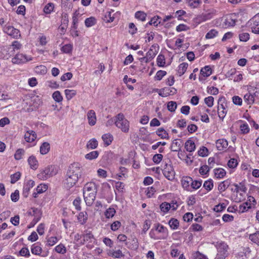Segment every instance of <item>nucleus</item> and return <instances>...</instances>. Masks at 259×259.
Returning <instances> with one entry per match:
<instances>
[{
	"instance_id": "1",
	"label": "nucleus",
	"mask_w": 259,
	"mask_h": 259,
	"mask_svg": "<svg viewBox=\"0 0 259 259\" xmlns=\"http://www.w3.org/2000/svg\"><path fill=\"white\" fill-rule=\"evenodd\" d=\"M97 185L93 182L87 183L83 188V194L86 204L91 206L95 200Z\"/></svg>"
},
{
	"instance_id": "2",
	"label": "nucleus",
	"mask_w": 259,
	"mask_h": 259,
	"mask_svg": "<svg viewBox=\"0 0 259 259\" xmlns=\"http://www.w3.org/2000/svg\"><path fill=\"white\" fill-rule=\"evenodd\" d=\"M115 125L122 132L128 133L129 131L130 122L122 113H120L116 116Z\"/></svg>"
},
{
	"instance_id": "3",
	"label": "nucleus",
	"mask_w": 259,
	"mask_h": 259,
	"mask_svg": "<svg viewBox=\"0 0 259 259\" xmlns=\"http://www.w3.org/2000/svg\"><path fill=\"white\" fill-rule=\"evenodd\" d=\"M57 172L55 169V166L50 165L44 169H42L37 175V177L41 180H46L57 174Z\"/></svg>"
},
{
	"instance_id": "4",
	"label": "nucleus",
	"mask_w": 259,
	"mask_h": 259,
	"mask_svg": "<svg viewBox=\"0 0 259 259\" xmlns=\"http://www.w3.org/2000/svg\"><path fill=\"white\" fill-rule=\"evenodd\" d=\"M67 172L69 175H71L73 177L79 179L80 178L82 174V169L81 165L77 162H74L71 164L68 168Z\"/></svg>"
},
{
	"instance_id": "5",
	"label": "nucleus",
	"mask_w": 259,
	"mask_h": 259,
	"mask_svg": "<svg viewBox=\"0 0 259 259\" xmlns=\"http://www.w3.org/2000/svg\"><path fill=\"white\" fill-rule=\"evenodd\" d=\"M218 253L214 259H225L228 255V246L224 242L218 243L217 245Z\"/></svg>"
},
{
	"instance_id": "6",
	"label": "nucleus",
	"mask_w": 259,
	"mask_h": 259,
	"mask_svg": "<svg viewBox=\"0 0 259 259\" xmlns=\"http://www.w3.org/2000/svg\"><path fill=\"white\" fill-rule=\"evenodd\" d=\"M227 103L225 97H221L218 100V111L219 117L223 120L227 114Z\"/></svg>"
},
{
	"instance_id": "7",
	"label": "nucleus",
	"mask_w": 259,
	"mask_h": 259,
	"mask_svg": "<svg viewBox=\"0 0 259 259\" xmlns=\"http://www.w3.org/2000/svg\"><path fill=\"white\" fill-rule=\"evenodd\" d=\"M164 177L169 181H172L175 179V172L173 167L168 163H165L162 170Z\"/></svg>"
},
{
	"instance_id": "8",
	"label": "nucleus",
	"mask_w": 259,
	"mask_h": 259,
	"mask_svg": "<svg viewBox=\"0 0 259 259\" xmlns=\"http://www.w3.org/2000/svg\"><path fill=\"white\" fill-rule=\"evenodd\" d=\"M78 180L76 178L73 177V176L66 172L65 179L63 181L64 186L66 188L69 189L76 184Z\"/></svg>"
},
{
	"instance_id": "9",
	"label": "nucleus",
	"mask_w": 259,
	"mask_h": 259,
	"mask_svg": "<svg viewBox=\"0 0 259 259\" xmlns=\"http://www.w3.org/2000/svg\"><path fill=\"white\" fill-rule=\"evenodd\" d=\"M237 21V17L235 14H231L226 17L223 23V26L225 27L234 26Z\"/></svg>"
},
{
	"instance_id": "10",
	"label": "nucleus",
	"mask_w": 259,
	"mask_h": 259,
	"mask_svg": "<svg viewBox=\"0 0 259 259\" xmlns=\"http://www.w3.org/2000/svg\"><path fill=\"white\" fill-rule=\"evenodd\" d=\"M4 31L13 38H17L20 36L19 30L11 26H5L4 27Z\"/></svg>"
},
{
	"instance_id": "11",
	"label": "nucleus",
	"mask_w": 259,
	"mask_h": 259,
	"mask_svg": "<svg viewBox=\"0 0 259 259\" xmlns=\"http://www.w3.org/2000/svg\"><path fill=\"white\" fill-rule=\"evenodd\" d=\"M32 60L31 57H27L26 55L23 54H17L14 58L12 59V62L14 63H24Z\"/></svg>"
},
{
	"instance_id": "12",
	"label": "nucleus",
	"mask_w": 259,
	"mask_h": 259,
	"mask_svg": "<svg viewBox=\"0 0 259 259\" xmlns=\"http://www.w3.org/2000/svg\"><path fill=\"white\" fill-rule=\"evenodd\" d=\"M216 11L211 10L208 12L202 13L197 17V20L200 22H204L212 19L215 15Z\"/></svg>"
},
{
	"instance_id": "13",
	"label": "nucleus",
	"mask_w": 259,
	"mask_h": 259,
	"mask_svg": "<svg viewBox=\"0 0 259 259\" xmlns=\"http://www.w3.org/2000/svg\"><path fill=\"white\" fill-rule=\"evenodd\" d=\"M154 229L158 231L159 233L163 234V236L161 238H159L158 239H165L167 237L168 230L167 228L159 223L154 225Z\"/></svg>"
},
{
	"instance_id": "14",
	"label": "nucleus",
	"mask_w": 259,
	"mask_h": 259,
	"mask_svg": "<svg viewBox=\"0 0 259 259\" xmlns=\"http://www.w3.org/2000/svg\"><path fill=\"white\" fill-rule=\"evenodd\" d=\"M24 138L27 142H32L36 138V134L33 131H28L24 135Z\"/></svg>"
},
{
	"instance_id": "15",
	"label": "nucleus",
	"mask_w": 259,
	"mask_h": 259,
	"mask_svg": "<svg viewBox=\"0 0 259 259\" xmlns=\"http://www.w3.org/2000/svg\"><path fill=\"white\" fill-rule=\"evenodd\" d=\"M89 123L91 125H94L96 123V116L95 112L93 110L89 111L87 114Z\"/></svg>"
},
{
	"instance_id": "16",
	"label": "nucleus",
	"mask_w": 259,
	"mask_h": 259,
	"mask_svg": "<svg viewBox=\"0 0 259 259\" xmlns=\"http://www.w3.org/2000/svg\"><path fill=\"white\" fill-rule=\"evenodd\" d=\"M127 247L133 250H136L139 247V242L136 237H134L131 241L125 243Z\"/></svg>"
},
{
	"instance_id": "17",
	"label": "nucleus",
	"mask_w": 259,
	"mask_h": 259,
	"mask_svg": "<svg viewBox=\"0 0 259 259\" xmlns=\"http://www.w3.org/2000/svg\"><path fill=\"white\" fill-rule=\"evenodd\" d=\"M192 182V178L189 177H183L181 180L183 188L187 191L189 190L190 185Z\"/></svg>"
},
{
	"instance_id": "18",
	"label": "nucleus",
	"mask_w": 259,
	"mask_h": 259,
	"mask_svg": "<svg viewBox=\"0 0 259 259\" xmlns=\"http://www.w3.org/2000/svg\"><path fill=\"white\" fill-rule=\"evenodd\" d=\"M228 145V141L224 139H219L216 142V147L220 151L223 150L226 148Z\"/></svg>"
},
{
	"instance_id": "19",
	"label": "nucleus",
	"mask_w": 259,
	"mask_h": 259,
	"mask_svg": "<svg viewBox=\"0 0 259 259\" xmlns=\"http://www.w3.org/2000/svg\"><path fill=\"white\" fill-rule=\"evenodd\" d=\"M231 181L228 179L221 182L218 185V190L220 193L224 192L230 185Z\"/></svg>"
},
{
	"instance_id": "20",
	"label": "nucleus",
	"mask_w": 259,
	"mask_h": 259,
	"mask_svg": "<svg viewBox=\"0 0 259 259\" xmlns=\"http://www.w3.org/2000/svg\"><path fill=\"white\" fill-rule=\"evenodd\" d=\"M185 148L189 152L194 151L196 149L195 143L191 140H188L185 144Z\"/></svg>"
},
{
	"instance_id": "21",
	"label": "nucleus",
	"mask_w": 259,
	"mask_h": 259,
	"mask_svg": "<svg viewBox=\"0 0 259 259\" xmlns=\"http://www.w3.org/2000/svg\"><path fill=\"white\" fill-rule=\"evenodd\" d=\"M182 142L180 140H174L170 146V149L172 151H179L181 149Z\"/></svg>"
},
{
	"instance_id": "22",
	"label": "nucleus",
	"mask_w": 259,
	"mask_h": 259,
	"mask_svg": "<svg viewBox=\"0 0 259 259\" xmlns=\"http://www.w3.org/2000/svg\"><path fill=\"white\" fill-rule=\"evenodd\" d=\"M212 73V70L209 66H206L200 70V75L204 77H208Z\"/></svg>"
},
{
	"instance_id": "23",
	"label": "nucleus",
	"mask_w": 259,
	"mask_h": 259,
	"mask_svg": "<svg viewBox=\"0 0 259 259\" xmlns=\"http://www.w3.org/2000/svg\"><path fill=\"white\" fill-rule=\"evenodd\" d=\"M50 149V145L48 142H44L40 147V153L45 155L49 152Z\"/></svg>"
},
{
	"instance_id": "24",
	"label": "nucleus",
	"mask_w": 259,
	"mask_h": 259,
	"mask_svg": "<svg viewBox=\"0 0 259 259\" xmlns=\"http://www.w3.org/2000/svg\"><path fill=\"white\" fill-rule=\"evenodd\" d=\"M28 162L31 168L33 169L37 168L38 166V162L34 156L32 155L29 157L28 159Z\"/></svg>"
},
{
	"instance_id": "25",
	"label": "nucleus",
	"mask_w": 259,
	"mask_h": 259,
	"mask_svg": "<svg viewBox=\"0 0 259 259\" xmlns=\"http://www.w3.org/2000/svg\"><path fill=\"white\" fill-rule=\"evenodd\" d=\"M215 177L217 179H222L224 178L226 174V171L223 168H218L214 169Z\"/></svg>"
},
{
	"instance_id": "26",
	"label": "nucleus",
	"mask_w": 259,
	"mask_h": 259,
	"mask_svg": "<svg viewBox=\"0 0 259 259\" xmlns=\"http://www.w3.org/2000/svg\"><path fill=\"white\" fill-rule=\"evenodd\" d=\"M42 248L40 246L34 243L32 245L31 247V251L32 254L35 255H40L42 252Z\"/></svg>"
},
{
	"instance_id": "27",
	"label": "nucleus",
	"mask_w": 259,
	"mask_h": 259,
	"mask_svg": "<svg viewBox=\"0 0 259 259\" xmlns=\"http://www.w3.org/2000/svg\"><path fill=\"white\" fill-rule=\"evenodd\" d=\"M77 219L81 225L84 224L88 220V214L85 211L80 212L78 217Z\"/></svg>"
},
{
	"instance_id": "28",
	"label": "nucleus",
	"mask_w": 259,
	"mask_h": 259,
	"mask_svg": "<svg viewBox=\"0 0 259 259\" xmlns=\"http://www.w3.org/2000/svg\"><path fill=\"white\" fill-rule=\"evenodd\" d=\"M102 138L104 141V144L106 146H109L112 143L113 138V136L110 134H106L102 136Z\"/></svg>"
},
{
	"instance_id": "29",
	"label": "nucleus",
	"mask_w": 259,
	"mask_h": 259,
	"mask_svg": "<svg viewBox=\"0 0 259 259\" xmlns=\"http://www.w3.org/2000/svg\"><path fill=\"white\" fill-rule=\"evenodd\" d=\"M251 207V203L246 202L240 205L238 210L239 213H243L248 210Z\"/></svg>"
},
{
	"instance_id": "30",
	"label": "nucleus",
	"mask_w": 259,
	"mask_h": 259,
	"mask_svg": "<svg viewBox=\"0 0 259 259\" xmlns=\"http://www.w3.org/2000/svg\"><path fill=\"white\" fill-rule=\"evenodd\" d=\"M188 67V64L185 62L182 63L179 65L178 72L180 76H182L185 73Z\"/></svg>"
},
{
	"instance_id": "31",
	"label": "nucleus",
	"mask_w": 259,
	"mask_h": 259,
	"mask_svg": "<svg viewBox=\"0 0 259 259\" xmlns=\"http://www.w3.org/2000/svg\"><path fill=\"white\" fill-rule=\"evenodd\" d=\"M156 134L161 139H168V133L164 130L163 128H159L156 132Z\"/></svg>"
},
{
	"instance_id": "32",
	"label": "nucleus",
	"mask_w": 259,
	"mask_h": 259,
	"mask_svg": "<svg viewBox=\"0 0 259 259\" xmlns=\"http://www.w3.org/2000/svg\"><path fill=\"white\" fill-rule=\"evenodd\" d=\"M188 6L192 9L197 8L201 3L200 0H187Z\"/></svg>"
},
{
	"instance_id": "33",
	"label": "nucleus",
	"mask_w": 259,
	"mask_h": 259,
	"mask_svg": "<svg viewBox=\"0 0 259 259\" xmlns=\"http://www.w3.org/2000/svg\"><path fill=\"white\" fill-rule=\"evenodd\" d=\"M249 238L252 242L259 246V231L250 234Z\"/></svg>"
},
{
	"instance_id": "34",
	"label": "nucleus",
	"mask_w": 259,
	"mask_h": 259,
	"mask_svg": "<svg viewBox=\"0 0 259 259\" xmlns=\"http://www.w3.org/2000/svg\"><path fill=\"white\" fill-rule=\"evenodd\" d=\"M203 187L207 192L211 190L213 187V182L211 179L205 181L203 184Z\"/></svg>"
},
{
	"instance_id": "35",
	"label": "nucleus",
	"mask_w": 259,
	"mask_h": 259,
	"mask_svg": "<svg viewBox=\"0 0 259 259\" xmlns=\"http://www.w3.org/2000/svg\"><path fill=\"white\" fill-rule=\"evenodd\" d=\"M168 224L172 230H176L178 229L179 226V222L178 220L175 218H171L168 222Z\"/></svg>"
},
{
	"instance_id": "36",
	"label": "nucleus",
	"mask_w": 259,
	"mask_h": 259,
	"mask_svg": "<svg viewBox=\"0 0 259 259\" xmlns=\"http://www.w3.org/2000/svg\"><path fill=\"white\" fill-rule=\"evenodd\" d=\"M96 22V19L93 17H91L90 18H87L84 21L85 25L87 27H90L94 26V25H95Z\"/></svg>"
},
{
	"instance_id": "37",
	"label": "nucleus",
	"mask_w": 259,
	"mask_h": 259,
	"mask_svg": "<svg viewBox=\"0 0 259 259\" xmlns=\"http://www.w3.org/2000/svg\"><path fill=\"white\" fill-rule=\"evenodd\" d=\"M35 72L39 74H45L47 72V67L44 65H39L35 67Z\"/></svg>"
},
{
	"instance_id": "38",
	"label": "nucleus",
	"mask_w": 259,
	"mask_h": 259,
	"mask_svg": "<svg viewBox=\"0 0 259 259\" xmlns=\"http://www.w3.org/2000/svg\"><path fill=\"white\" fill-rule=\"evenodd\" d=\"M54 9V4L52 3H49L45 6L44 8V12L47 14H50Z\"/></svg>"
},
{
	"instance_id": "39",
	"label": "nucleus",
	"mask_w": 259,
	"mask_h": 259,
	"mask_svg": "<svg viewBox=\"0 0 259 259\" xmlns=\"http://www.w3.org/2000/svg\"><path fill=\"white\" fill-rule=\"evenodd\" d=\"M102 19L105 22L110 23L114 21V17L111 16V12L109 11L105 13Z\"/></svg>"
},
{
	"instance_id": "40",
	"label": "nucleus",
	"mask_w": 259,
	"mask_h": 259,
	"mask_svg": "<svg viewBox=\"0 0 259 259\" xmlns=\"http://www.w3.org/2000/svg\"><path fill=\"white\" fill-rule=\"evenodd\" d=\"M66 98L68 100L71 99L76 94V92L74 90L66 89L64 91Z\"/></svg>"
},
{
	"instance_id": "41",
	"label": "nucleus",
	"mask_w": 259,
	"mask_h": 259,
	"mask_svg": "<svg viewBox=\"0 0 259 259\" xmlns=\"http://www.w3.org/2000/svg\"><path fill=\"white\" fill-rule=\"evenodd\" d=\"M244 99L246 102H247V104H253L254 101V95H253V94H251L250 93L246 94L244 96Z\"/></svg>"
},
{
	"instance_id": "42",
	"label": "nucleus",
	"mask_w": 259,
	"mask_h": 259,
	"mask_svg": "<svg viewBox=\"0 0 259 259\" xmlns=\"http://www.w3.org/2000/svg\"><path fill=\"white\" fill-rule=\"evenodd\" d=\"M55 250L57 252L62 254H64L66 252V248L64 245L62 243L56 246Z\"/></svg>"
},
{
	"instance_id": "43",
	"label": "nucleus",
	"mask_w": 259,
	"mask_h": 259,
	"mask_svg": "<svg viewBox=\"0 0 259 259\" xmlns=\"http://www.w3.org/2000/svg\"><path fill=\"white\" fill-rule=\"evenodd\" d=\"M177 107V104L175 101H169L167 103V108L171 112H175Z\"/></svg>"
},
{
	"instance_id": "44",
	"label": "nucleus",
	"mask_w": 259,
	"mask_h": 259,
	"mask_svg": "<svg viewBox=\"0 0 259 259\" xmlns=\"http://www.w3.org/2000/svg\"><path fill=\"white\" fill-rule=\"evenodd\" d=\"M116 212L115 209L113 207H109L105 212V215L108 219L112 218Z\"/></svg>"
},
{
	"instance_id": "45",
	"label": "nucleus",
	"mask_w": 259,
	"mask_h": 259,
	"mask_svg": "<svg viewBox=\"0 0 259 259\" xmlns=\"http://www.w3.org/2000/svg\"><path fill=\"white\" fill-rule=\"evenodd\" d=\"M52 97L56 102L58 103L61 102L63 100V97L60 92L58 91H55L53 94Z\"/></svg>"
},
{
	"instance_id": "46",
	"label": "nucleus",
	"mask_w": 259,
	"mask_h": 259,
	"mask_svg": "<svg viewBox=\"0 0 259 259\" xmlns=\"http://www.w3.org/2000/svg\"><path fill=\"white\" fill-rule=\"evenodd\" d=\"M171 207V204L167 202L162 203L160 205L161 210L164 212H167Z\"/></svg>"
},
{
	"instance_id": "47",
	"label": "nucleus",
	"mask_w": 259,
	"mask_h": 259,
	"mask_svg": "<svg viewBox=\"0 0 259 259\" xmlns=\"http://www.w3.org/2000/svg\"><path fill=\"white\" fill-rule=\"evenodd\" d=\"M157 64L159 67H163L165 64V58L163 55H159L157 58Z\"/></svg>"
},
{
	"instance_id": "48",
	"label": "nucleus",
	"mask_w": 259,
	"mask_h": 259,
	"mask_svg": "<svg viewBox=\"0 0 259 259\" xmlns=\"http://www.w3.org/2000/svg\"><path fill=\"white\" fill-rule=\"evenodd\" d=\"M218 34V32L214 29H211L209 31H208L206 35L205 38L206 39H211L214 38Z\"/></svg>"
},
{
	"instance_id": "49",
	"label": "nucleus",
	"mask_w": 259,
	"mask_h": 259,
	"mask_svg": "<svg viewBox=\"0 0 259 259\" xmlns=\"http://www.w3.org/2000/svg\"><path fill=\"white\" fill-rule=\"evenodd\" d=\"M99 155V152L97 151H92L85 155V158L90 160L94 159L98 157Z\"/></svg>"
},
{
	"instance_id": "50",
	"label": "nucleus",
	"mask_w": 259,
	"mask_h": 259,
	"mask_svg": "<svg viewBox=\"0 0 259 259\" xmlns=\"http://www.w3.org/2000/svg\"><path fill=\"white\" fill-rule=\"evenodd\" d=\"M87 146L89 149H95L98 146V141L96 139H93L88 142Z\"/></svg>"
},
{
	"instance_id": "51",
	"label": "nucleus",
	"mask_w": 259,
	"mask_h": 259,
	"mask_svg": "<svg viewBox=\"0 0 259 259\" xmlns=\"http://www.w3.org/2000/svg\"><path fill=\"white\" fill-rule=\"evenodd\" d=\"M146 14L142 11H138L135 13V17L142 21L146 20Z\"/></svg>"
},
{
	"instance_id": "52",
	"label": "nucleus",
	"mask_w": 259,
	"mask_h": 259,
	"mask_svg": "<svg viewBox=\"0 0 259 259\" xmlns=\"http://www.w3.org/2000/svg\"><path fill=\"white\" fill-rule=\"evenodd\" d=\"M83 239L84 241H92V239H94L93 235L88 231H86L85 233L82 235Z\"/></svg>"
},
{
	"instance_id": "53",
	"label": "nucleus",
	"mask_w": 259,
	"mask_h": 259,
	"mask_svg": "<svg viewBox=\"0 0 259 259\" xmlns=\"http://www.w3.org/2000/svg\"><path fill=\"white\" fill-rule=\"evenodd\" d=\"M208 150L205 147L202 146L198 151V154L201 157H205L208 155Z\"/></svg>"
},
{
	"instance_id": "54",
	"label": "nucleus",
	"mask_w": 259,
	"mask_h": 259,
	"mask_svg": "<svg viewBox=\"0 0 259 259\" xmlns=\"http://www.w3.org/2000/svg\"><path fill=\"white\" fill-rule=\"evenodd\" d=\"M202 184V181H197V180H194L193 181L192 179V182L191 184V187L195 190L198 189L199 188Z\"/></svg>"
},
{
	"instance_id": "55",
	"label": "nucleus",
	"mask_w": 259,
	"mask_h": 259,
	"mask_svg": "<svg viewBox=\"0 0 259 259\" xmlns=\"http://www.w3.org/2000/svg\"><path fill=\"white\" fill-rule=\"evenodd\" d=\"M151 226V221L149 220H146L144 222L143 225V228L142 231V234H146L147 231L150 228Z\"/></svg>"
},
{
	"instance_id": "56",
	"label": "nucleus",
	"mask_w": 259,
	"mask_h": 259,
	"mask_svg": "<svg viewBox=\"0 0 259 259\" xmlns=\"http://www.w3.org/2000/svg\"><path fill=\"white\" fill-rule=\"evenodd\" d=\"M20 256L28 257L30 256V252L27 247H23L19 252Z\"/></svg>"
},
{
	"instance_id": "57",
	"label": "nucleus",
	"mask_w": 259,
	"mask_h": 259,
	"mask_svg": "<svg viewBox=\"0 0 259 259\" xmlns=\"http://www.w3.org/2000/svg\"><path fill=\"white\" fill-rule=\"evenodd\" d=\"M166 74V72L163 70H159L157 72L155 76V79L157 80H160L162 77Z\"/></svg>"
},
{
	"instance_id": "58",
	"label": "nucleus",
	"mask_w": 259,
	"mask_h": 259,
	"mask_svg": "<svg viewBox=\"0 0 259 259\" xmlns=\"http://www.w3.org/2000/svg\"><path fill=\"white\" fill-rule=\"evenodd\" d=\"M21 174L20 172H17L15 174L12 175L11 176V183L12 184H14L17 181H18L20 178Z\"/></svg>"
},
{
	"instance_id": "59",
	"label": "nucleus",
	"mask_w": 259,
	"mask_h": 259,
	"mask_svg": "<svg viewBox=\"0 0 259 259\" xmlns=\"http://www.w3.org/2000/svg\"><path fill=\"white\" fill-rule=\"evenodd\" d=\"M48 189V186L45 184H40L36 188L37 193L41 194L45 192Z\"/></svg>"
},
{
	"instance_id": "60",
	"label": "nucleus",
	"mask_w": 259,
	"mask_h": 259,
	"mask_svg": "<svg viewBox=\"0 0 259 259\" xmlns=\"http://www.w3.org/2000/svg\"><path fill=\"white\" fill-rule=\"evenodd\" d=\"M81 198L79 197H76L73 202V204L75 206V208L77 210H80L81 209Z\"/></svg>"
},
{
	"instance_id": "61",
	"label": "nucleus",
	"mask_w": 259,
	"mask_h": 259,
	"mask_svg": "<svg viewBox=\"0 0 259 259\" xmlns=\"http://www.w3.org/2000/svg\"><path fill=\"white\" fill-rule=\"evenodd\" d=\"M157 53V50H153V49H150L147 53L146 56L151 60L153 59Z\"/></svg>"
},
{
	"instance_id": "62",
	"label": "nucleus",
	"mask_w": 259,
	"mask_h": 259,
	"mask_svg": "<svg viewBox=\"0 0 259 259\" xmlns=\"http://www.w3.org/2000/svg\"><path fill=\"white\" fill-rule=\"evenodd\" d=\"M163 158V155L161 154H155L152 158L153 162L156 164L159 163Z\"/></svg>"
},
{
	"instance_id": "63",
	"label": "nucleus",
	"mask_w": 259,
	"mask_h": 259,
	"mask_svg": "<svg viewBox=\"0 0 259 259\" xmlns=\"http://www.w3.org/2000/svg\"><path fill=\"white\" fill-rule=\"evenodd\" d=\"M210 169V167L207 165H204L200 167L199 172L201 175H206Z\"/></svg>"
},
{
	"instance_id": "64",
	"label": "nucleus",
	"mask_w": 259,
	"mask_h": 259,
	"mask_svg": "<svg viewBox=\"0 0 259 259\" xmlns=\"http://www.w3.org/2000/svg\"><path fill=\"white\" fill-rule=\"evenodd\" d=\"M251 29L253 33L259 34V22L254 21L251 26Z\"/></svg>"
}]
</instances>
